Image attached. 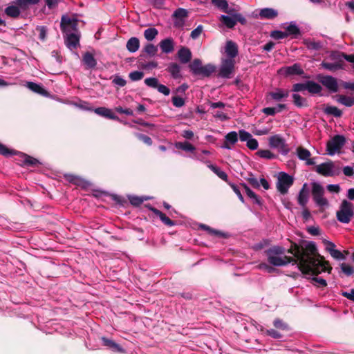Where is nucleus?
<instances>
[{
	"mask_svg": "<svg viewBox=\"0 0 354 354\" xmlns=\"http://www.w3.org/2000/svg\"><path fill=\"white\" fill-rule=\"evenodd\" d=\"M278 73L288 77L290 75H302L304 71L302 69L300 64L295 63L290 66H283L278 70Z\"/></svg>",
	"mask_w": 354,
	"mask_h": 354,
	"instance_id": "obj_9",
	"label": "nucleus"
},
{
	"mask_svg": "<svg viewBox=\"0 0 354 354\" xmlns=\"http://www.w3.org/2000/svg\"><path fill=\"white\" fill-rule=\"evenodd\" d=\"M269 145L272 148H276L279 152L283 155L288 154L290 149L285 140L279 135H274L269 138Z\"/></svg>",
	"mask_w": 354,
	"mask_h": 354,
	"instance_id": "obj_8",
	"label": "nucleus"
},
{
	"mask_svg": "<svg viewBox=\"0 0 354 354\" xmlns=\"http://www.w3.org/2000/svg\"><path fill=\"white\" fill-rule=\"evenodd\" d=\"M238 53L237 44L231 40L227 41L225 45V53L227 56V59H234V58L238 55Z\"/></svg>",
	"mask_w": 354,
	"mask_h": 354,
	"instance_id": "obj_15",
	"label": "nucleus"
},
{
	"mask_svg": "<svg viewBox=\"0 0 354 354\" xmlns=\"http://www.w3.org/2000/svg\"><path fill=\"white\" fill-rule=\"evenodd\" d=\"M94 112L105 118L120 121L119 118L115 115L110 109L103 106L98 107L94 109Z\"/></svg>",
	"mask_w": 354,
	"mask_h": 354,
	"instance_id": "obj_14",
	"label": "nucleus"
},
{
	"mask_svg": "<svg viewBox=\"0 0 354 354\" xmlns=\"http://www.w3.org/2000/svg\"><path fill=\"white\" fill-rule=\"evenodd\" d=\"M144 75L145 74L142 71H135L131 72L129 74V77L131 81L136 82L142 80L144 77Z\"/></svg>",
	"mask_w": 354,
	"mask_h": 354,
	"instance_id": "obj_55",
	"label": "nucleus"
},
{
	"mask_svg": "<svg viewBox=\"0 0 354 354\" xmlns=\"http://www.w3.org/2000/svg\"><path fill=\"white\" fill-rule=\"evenodd\" d=\"M163 53L169 54L174 50L175 43L171 37H167L161 40L158 44Z\"/></svg>",
	"mask_w": 354,
	"mask_h": 354,
	"instance_id": "obj_12",
	"label": "nucleus"
},
{
	"mask_svg": "<svg viewBox=\"0 0 354 354\" xmlns=\"http://www.w3.org/2000/svg\"><path fill=\"white\" fill-rule=\"evenodd\" d=\"M101 340H102L103 346H106L107 348H110L113 351H115V352H122L123 351L122 348L118 344H117L112 339H108L105 337H102Z\"/></svg>",
	"mask_w": 354,
	"mask_h": 354,
	"instance_id": "obj_22",
	"label": "nucleus"
},
{
	"mask_svg": "<svg viewBox=\"0 0 354 354\" xmlns=\"http://www.w3.org/2000/svg\"><path fill=\"white\" fill-rule=\"evenodd\" d=\"M341 269L342 271L346 275V276H351L353 274H354V268L345 263H342L341 265Z\"/></svg>",
	"mask_w": 354,
	"mask_h": 354,
	"instance_id": "obj_57",
	"label": "nucleus"
},
{
	"mask_svg": "<svg viewBox=\"0 0 354 354\" xmlns=\"http://www.w3.org/2000/svg\"><path fill=\"white\" fill-rule=\"evenodd\" d=\"M324 112L326 115H333L335 118H340L342 115V111L335 106L327 105Z\"/></svg>",
	"mask_w": 354,
	"mask_h": 354,
	"instance_id": "obj_33",
	"label": "nucleus"
},
{
	"mask_svg": "<svg viewBox=\"0 0 354 354\" xmlns=\"http://www.w3.org/2000/svg\"><path fill=\"white\" fill-rule=\"evenodd\" d=\"M167 71L171 74L174 79H178L181 77L180 66L177 63H170Z\"/></svg>",
	"mask_w": 354,
	"mask_h": 354,
	"instance_id": "obj_27",
	"label": "nucleus"
},
{
	"mask_svg": "<svg viewBox=\"0 0 354 354\" xmlns=\"http://www.w3.org/2000/svg\"><path fill=\"white\" fill-rule=\"evenodd\" d=\"M293 103L297 107H306L308 106V102L306 99L304 98L299 94L292 95Z\"/></svg>",
	"mask_w": 354,
	"mask_h": 354,
	"instance_id": "obj_40",
	"label": "nucleus"
},
{
	"mask_svg": "<svg viewBox=\"0 0 354 354\" xmlns=\"http://www.w3.org/2000/svg\"><path fill=\"white\" fill-rule=\"evenodd\" d=\"M200 228L203 230L207 231V233L210 235L216 236H219V237H226V235L225 234V233H223L219 230L213 229L211 227H209L205 224H201Z\"/></svg>",
	"mask_w": 354,
	"mask_h": 354,
	"instance_id": "obj_36",
	"label": "nucleus"
},
{
	"mask_svg": "<svg viewBox=\"0 0 354 354\" xmlns=\"http://www.w3.org/2000/svg\"><path fill=\"white\" fill-rule=\"evenodd\" d=\"M129 200L130 203L135 207L140 206L144 202L143 198L137 196H130Z\"/></svg>",
	"mask_w": 354,
	"mask_h": 354,
	"instance_id": "obj_58",
	"label": "nucleus"
},
{
	"mask_svg": "<svg viewBox=\"0 0 354 354\" xmlns=\"http://www.w3.org/2000/svg\"><path fill=\"white\" fill-rule=\"evenodd\" d=\"M158 53V46L153 45V44H147L144 48L142 49L141 53H144L146 55V58L147 57H152L156 55Z\"/></svg>",
	"mask_w": 354,
	"mask_h": 354,
	"instance_id": "obj_29",
	"label": "nucleus"
},
{
	"mask_svg": "<svg viewBox=\"0 0 354 354\" xmlns=\"http://www.w3.org/2000/svg\"><path fill=\"white\" fill-rule=\"evenodd\" d=\"M76 18H70L67 16H63L61 19L60 28L63 33L68 32V26Z\"/></svg>",
	"mask_w": 354,
	"mask_h": 354,
	"instance_id": "obj_37",
	"label": "nucleus"
},
{
	"mask_svg": "<svg viewBox=\"0 0 354 354\" xmlns=\"http://www.w3.org/2000/svg\"><path fill=\"white\" fill-rule=\"evenodd\" d=\"M289 95V92L288 91H283L280 88H277L275 91H272L270 93V95L272 99L280 101L283 97H287Z\"/></svg>",
	"mask_w": 354,
	"mask_h": 354,
	"instance_id": "obj_34",
	"label": "nucleus"
},
{
	"mask_svg": "<svg viewBox=\"0 0 354 354\" xmlns=\"http://www.w3.org/2000/svg\"><path fill=\"white\" fill-rule=\"evenodd\" d=\"M145 84L149 87L156 88L158 86V80L156 77H149L145 80Z\"/></svg>",
	"mask_w": 354,
	"mask_h": 354,
	"instance_id": "obj_60",
	"label": "nucleus"
},
{
	"mask_svg": "<svg viewBox=\"0 0 354 354\" xmlns=\"http://www.w3.org/2000/svg\"><path fill=\"white\" fill-rule=\"evenodd\" d=\"M212 3L223 12H224L228 7V2L227 0H212Z\"/></svg>",
	"mask_w": 354,
	"mask_h": 354,
	"instance_id": "obj_50",
	"label": "nucleus"
},
{
	"mask_svg": "<svg viewBox=\"0 0 354 354\" xmlns=\"http://www.w3.org/2000/svg\"><path fill=\"white\" fill-rule=\"evenodd\" d=\"M317 80L330 92L336 93L339 90L337 80L331 75H324L319 74L317 75Z\"/></svg>",
	"mask_w": 354,
	"mask_h": 354,
	"instance_id": "obj_7",
	"label": "nucleus"
},
{
	"mask_svg": "<svg viewBox=\"0 0 354 354\" xmlns=\"http://www.w3.org/2000/svg\"><path fill=\"white\" fill-rule=\"evenodd\" d=\"M309 194L299 192L297 197V201L299 205L302 207H305L308 201Z\"/></svg>",
	"mask_w": 354,
	"mask_h": 354,
	"instance_id": "obj_48",
	"label": "nucleus"
},
{
	"mask_svg": "<svg viewBox=\"0 0 354 354\" xmlns=\"http://www.w3.org/2000/svg\"><path fill=\"white\" fill-rule=\"evenodd\" d=\"M235 60L232 59H223L218 71V76L222 78H230L234 71Z\"/></svg>",
	"mask_w": 354,
	"mask_h": 354,
	"instance_id": "obj_6",
	"label": "nucleus"
},
{
	"mask_svg": "<svg viewBox=\"0 0 354 354\" xmlns=\"http://www.w3.org/2000/svg\"><path fill=\"white\" fill-rule=\"evenodd\" d=\"M126 48L130 53L136 52L140 48V40L135 37H131L127 41Z\"/></svg>",
	"mask_w": 354,
	"mask_h": 354,
	"instance_id": "obj_26",
	"label": "nucleus"
},
{
	"mask_svg": "<svg viewBox=\"0 0 354 354\" xmlns=\"http://www.w3.org/2000/svg\"><path fill=\"white\" fill-rule=\"evenodd\" d=\"M82 62L86 65V68H94L97 65V61L93 55L90 52H86L82 56Z\"/></svg>",
	"mask_w": 354,
	"mask_h": 354,
	"instance_id": "obj_23",
	"label": "nucleus"
},
{
	"mask_svg": "<svg viewBox=\"0 0 354 354\" xmlns=\"http://www.w3.org/2000/svg\"><path fill=\"white\" fill-rule=\"evenodd\" d=\"M324 190L323 187L317 183H312V195H324Z\"/></svg>",
	"mask_w": 354,
	"mask_h": 354,
	"instance_id": "obj_51",
	"label": "nucleus"
},
{
	"mask_svg": "<svg viewBox=\"0 0 354 354\" xmlns=\"http://www.w3.org/2000/svg\"><path fill=\"white\" fill-rule=\"evenodd\" d=\"M211 170L216 174L221 179L227 183L228 176L227 174L222 171L216 165H211L209 167Z\"/></svg>",
	"mask_w": 354,
	"mask_h": 354,
	"instance_id": "obj_41",
	"label": "nucleus"
},
{
	"mask_svg": "<svg viewBox=\"0 0 354 354\" xmlns=\"http://www.w3.org/2000/svg\"><path fill=\"white\" fill-rule=\"evenodd\" d=\"M39 2V0H17V6L23 9L28 7V5H35Z\"/></svg>",
	"mask_w": 354,
	"mask_h": 354,
	"instance_id": "obj_52",
	"label": "nucleus"
},
{
	"mask_svg": "<svg viewBox=\"0 0 354 354\" xmlns=\"http://www.w3.org/2000/svg\"><path fill=\"white\" fill-rule=\"evenodd\" d=\"M256 154L259 156V157L267 159V160H272L277 157L275 154H274L272 152H271L270 150L268 149H261L259 150Z\"/></svg>",
	"mask_w": 354,
	"mask_h": 354,
	"instance_id": "obj_45",
	"label": "nucleus"
},
{
	"mask_svg": "<svg viewBox=\"0 0 354 354\" xmlns=\"http://www.w3.org/2000/svg\"><path fill=\"white\" fill-rule=\"evenodd\" d=\"M146 55L140 53L138 57V64L140 68L144 70H151L158 67V62L156 61L146 62Z\"/></svg>",
	"mask_w": 354,
	"mask_h": 354,
	"instance_id": "obj_13",
	"label": "nucleus"
},
{
	"mask_svg": "<svg viewBox=\"0 0 354 354\" xmlns=\"http://www.w3.org/2000/svg\"><path fill=\"white\" fill-rule=\"evenodd\" d=\"M149 209L157 216L160 218L161 221L167 226H174L175 225V221L170 219L168 216H166L165 214L162 213L159 209L153 207H149Z\"/></svg>",
	"mask_w": 354,
	"mask_h": 354,
	"instance_id": "obj_17",
	"label": "nucleus"
},
{
	"mask_svg": "<svg viewBox=\"0 0 354 354\" xmlns=\"http://www.w3.org/2000/svg\"><path fill=\"white\" fill-rule=\"evenodd\" d=\"M64 177L66 180L77 186L86 187L88 184L84 178L74 174H66Z\"/></svg>",
	"mask_w": 354,
	"mask_h": 354,
	"instance_id": "obj_16",
	"label": "nucleus"
},
{
	"mask_svg": "<svg viewBox=\"0 0 354 354\" xmlns=\"http://www.w3.org/2000/svg\"><path fill=\"white\" fill-rule=\"evenodd\" d=\"M171 102L173 105L178 108L183 106L185 104V100L177 95L172 97Z\"/></svg>",
	"mask_w": 354,
	"mask_h": 354,
	"instance_id": "obj_59",
	"label": "nucleus"
},
{
	"mask_svg": "<svg viewBox=\"0 0 354 354\" xmlns=\"http://www.w3.org/2000/svg\"><path fill=\"white\" fill-rule=\"evenodd\" d=\"M15 150L8 149L6 145L0 143V154L6 157L16 154Z\"/></svg>",
	"mask_w": 354,
	"mask_h": 354,
	"instance_id": "obj_54",
	"label": "nucleus"
},
{
	"mask_svg": "<svg viewBox=\"0 0 354 354\" xmlns=\"http://www.w3.org/2000/svg\"><path fill=\"white\" fill-rule=\"evenodd\" d=\"M330 254L333 258L337 260H344L346 259V256L341 251L337 249L333 250Z\"/></svg>",
	"mask_w": 354,
	"mask_h": 354,
	"instance_id": "obj_64",
	"label": "nucleus"
},
{
	"mask_svg": "<svg viewBox=\"0 0 354 354\" xmlns=\"http://www.w3.org/2000/svg\"><path fill=\"white\" fill-rule=\"evenodd\" d=\"M36 30L39 33V39L41 41H45L47 35V28L44 26H38L36 27Z\"/></svg>",
	"mask_w": 354,
	"mask_h": 354,
	"instance_id": "obj_56",
	"label": "nucleus"
},
{
	"mask_svg": "<svg viewBox=\"0 0 354 354\" xmlns=\"http://www.w3.org/2000/svg\"><path fill=\"white\" fill-rule=\"evenodd\" d=\"M344 62L340 60V62H337L335 63H329L325 61H323L321 64V66L330 71H335L339 69H344Z\"/></svg>",
	"mask_w": 354,
	"mask_h": 354,
	"instance_id": "obj_25",
	"label": "nucleus"
},
{
	"mask_svg": "<svg viewBox=\"0 0 354 354\" xmlns=\"http://www.w3.org/2000/svg\"><path fill=\"white\" fill-rule=\"evenodd\" d=\"M337 101L346 106L351 107L354 104V97L340 95H338Z\"/></svg>",
	"mask_w": 354,
	"mask_h": 354,
	"instance_id": "obj_38",
	"label": "nucleus"
},
{
	"mask_svg": "<svg viewBox=\"0 0 354 354\" xmlns=\"http://www.w3.org/2000/svg\"><path fill=\"white\" fill-rule=\"evenodd\" d=\"M66 34L65 44L69 48H77L80 46V33H68Z\"/></svg>",
	"mask_w": 354,
	"mask_h": 354,
	"instance_id": "obj_10",
	"label": "nucleus"
},
{
	"mask_svg": "<svg viewBox=\"0 0 354 354\" xmlns=\"http://www.w3.org/2000/svg\"><path fill=\"white\" fill-rule=\"evenodd\" d=\"M336 217L338 221L347 224L354 217V207L352 203L343 200L340 204L339 210L336 212Z\"/></svg>",
	"mask_w": 354,
	"mask_h": 354,
	"instance_id": "obj_2",
	"label": "nucleus"
},
{
	"mask_svg": "<svg viewBox=\"0 0 354 354\" xmlns=\"http://www.w3.org/2000/svg\"><path fill=\"white\" fill-rule=\"evenodd\" d=\"M158 31L155 28H149L144 31V37L147 41H152L158 35Z\"/></svg>",
	"mask_w": 354,
	"mask_h": 354,
	"instance_id": "obj_42",
	"label": "nucleus"
},
{
	"mask_svg": "<svg viewBox=\"0 0 354 354\" xmlns=\"http://www.w3.org/2000/svg\"><path fill=\"white\" fill-rule=\"evenodd\" d=\"M287 37L291 35L293 38H298L301 35L300 29L295 24H290L286 28Z\"/></svg>",
	"mask_w": 354,
	"mask_h": 354,
	"instance_id": "obj_32",
	"label": "nucleus"
},
{
	"mask_svg": "<svg viewBox=\"0 0 354 354\" xmlns=\"http://www.w3.org/2000/svg\"><path fill=\"white\" fill-rule=\"evenodd\" d=\"M304 43L306 48L310 50H319L323 48V44L319 41L307 39Z\"/></svg>",
	"mask_w": 354,
	"mask_h": 354,
	"instance_id": "obj_35",
	"label": "nucleus"
},
{
	"mask_svg": "<svg viewBox=\"0 0 354 354\" xmlns=\"http://www.w3.org/2000/svg\"><path fill=\"white\" fill-rule=\"evenodd\" d=\"M178 57L182 64H187L192 59L191 50L186 47H181L178 51Z\"/></svg>",
	"mask_w": 354,
	"mask_h": 354,
	"instance_id": "obj_19",
	"label": "nucleus"
},
{
	"mask_svg": "<svg viewBox=\"0 0 354 354\" xmlns=\"http://www.w3.org/2000/svg\"><path fill=\"white\" fill-rule=\"evenodd\" d=\"M346 138L342 135H335L333 138L328 141L326 144V151L330 156L334 155L345 145Z\"/></svg>",
	"mask_w": 354,
	"mask_h": 354,
	"instance_id": "obj_5",
	"label": "nucleus"
},
{
	"mask_svg": "<svg viewBox=\"0 0 354 354\" xmlns=\"http://www.w3.org/2000/svg\"><path fill=\"white\" fill-rule=\"evenodd\" d=\"M246 180L252 187L256 189H259L260 187V183L258 180L254 177L252 173L249 174V177H248Z\"/></svg>",
	"mask_w": 354,
	"mask_h": 354,
	"instance_id": "obj_61",
	"label": "nucleus"
},
{
	"mask_svg": "<svg viewBox=\"0 0 354 354\" xmlns=\"http://www.w3.org/2000/svg\"><path fill=\"white\" fill-rule=\"evenodd\" d=\"M241 185L244 188L247 196L253 199V202L254 203L259 205H262V201L260 197H259L253 191H252L246 184L242 183Z\"/></svg>",
	"mask_w": 354,
	"mask_h": 354,
	"instance_id": "obj_30",
	"label": "nucleus"
},
{
	"mask_svg": "<svg viewBox=\"0 0 354 354\" xmlns=\"http://www.w3.org/2000/svg\"><path fill=\"white\" fill-rule=\"evenodd\" d=\"M259 268L261 270H266L268 273H272L276 270V268H274V266H271L270 264H268L266 263H261L259 265Z\"/></svg>",
	"mask_w": 354,
	"mask_h": 354,
	"instance_id": "obj_63",
	"label": "nucleus"
},
{
	"mask_svg": "<svg viewBox=\"0 0 354 354\" xmlns=\"http://www.w3.org/2000/svg\"><path fill=\"white\" fill-rule=\"evenodd\" d=\"M324 195H315L313 196L314 201L320 207L327 206L328 205V201L325 198Z\"/></svg>",
	"mask_w": 354,
	"mask_h": 354,
	"instance_id": "obj_53",
	"label": "nucleus"
},
{
	"mask_svg": "<svg viewBox=\"0 0 354 354\" xmlns=\"http://www.w3.org/2000/svg\"><path fill=\"white\" fill-rule=\"evenodd\" d=\"M26 87L34 93H38L43 96H48V92L40 84H36L32 82H27Z\"/></svg>",
	"mask_w": 354,
	"mask_h": 354,
	"instance_id": "obj_21",
	"label": "nucleus"
},
{
	"mask_svg": "<svg viewBox=\"0 0 354 354\" xmlns=\"http://www.w3.org/2000/svg\"><path fill=\"white\" fill-rule=\"evenodd\" d=\"M273 325L277 329L282 330H288L289 328L288 325L279 318H277L274 320Z\"/></svg>",
	"mask_w": 354,
	"mask_h": 354,
	"instance_id": "obj_49",
	"label": "nucleus"
},
{
	"mask_svg": "<svg viewBox=\"0 0 354 354\" xmlns=\"http://www.w3.org/2000/svg\"><path fill=\"white\" fill-rule=\"evenodd\" d=\"M297 153L298 158L301 160H306L311 156L310 151L302 147H297Z\"/></svg>",
	"mask_w": 354,
	"mask_h": 354,
	"instance_id": "obj_44",
	"label": "nucleus"
},
{
	"mask_svg": "<svg viewBox=\"0 0 354 354\" xmlns=\"http://www.w3.org/2000/svg\"><path fill=\"white\" fill-rule=\"evenodd\" d=\"M176 147L177 149L188 152H194L196 149L195 147L192 144L187 141L176 142Z\"/></svg>",
	"mask_w": 354,
	"mask_h": 354,
	"instance_id": "obj_39",
	"label": "nucleus"
},
{
	"mask_svg": "<svg viewBox=\"0 0 354 354\" xmlns=\"http://www.w3.org/2000/svg\"><path fill=\"white\" fill-rule=\"evenodd\" d=\"M6 14L11 17H17L20 15V10L17 6H10L5 10Z\"/></svg>",
	"mask_w": 354,
	"mask_h": 354,
	"instance_id": "obj_47",
	"label": "nucleus"
},
{
	"mask_svg": "<svg viewBox=\"0 0 354 354\" xmlns=\"http://www.w3.org/2000/svg\"><path fill=\"white\" fill-rule=\"evenodd\" d=\"M294 178L286 172L281 171L279 174L277 189L283 195L286 194L288 189L293 185Z\"/></svg>",
	"mask_w": 354,
	"mask_h": 354,
	"instance_id": "obj_4",
	"label": "nucleus"
},
{
	"mask_svg": "<svg viewBox=\"0 0 354 354\" xmlns=\"http://www.w3.org/2000/svg\"><path fill=\"white\" fill-rule=\"evenodd\" d=\"M189 67L194 75L203 77H209L216 71L215 66L212 64L202 66V62L199 59H194Z\"/></svg>",
	"mask_w": 354,
	"mask_h": 354,
	"instance_id": "obj_3",
	"label": "nucleus"
},
{
	"mask_svg": "<svg viewBox=\"0 0 354 354\" xmlns=\"http://www.w3.org/2000/svg\"><path fill=\"white\" fill-rule=\"evenodd\" d=\"M173 17L178 19L184 20L188 17V11L185 8H178L174 11Z\"/></svg>",
	"mask_w": 354,
	"mask_h": 354,
	"instance_id": "obj_46",
	"label": "nucleus"
},
{
	"mask_svg": "<svg viewBox=\"0 0 354 354\" xmlns=\"http://www.w3.org/2000/svg\"><path fill=\"white\" fill-rule=\"evenodd\" d=\"M278 16L277 10L271 8H263L260 10L259 13V17L261 19H273Z\"/></svg>",
	"mask_w": 354,
	"mask_h": 354,
	"instance_id": "obj_20",
	"label": "nucleus"
},
{
	"mask_svg": "<svg viewBox=\"0 0 354 354\" xmlns=\"http://www.w3.org/2000/svg\"><path fill=\"white\" fill-rule=\"evenodd\" d=\"M307 91L312 95L320 94L322 87L313 81H306Z\"/></svg>",
	"mask_w": 354,
	"mask_h": 354,
	"instance_id": "obj_28",
	"label": "nucleus"
},
{
	"mask_svg": "<svg viewBox=\"0 0 354 354\" xmlns=\"http://www.w3.org/2000/svg\"><path fill=\"white\" fill-rule=\"evenodd\" d=\"M285 248L280 245L271 246L264 251L268 263L272 266L297 264L303 274L315 276L322 272L330 273L332 270L329 261L318 253L316 244L313 241L300 240L298 243L290 241V247L287 252L294 257L285 255Z\"/></svg>",
	"mask_w": 354,
	"mask_h": 354,
	"instance_id": "obj_1",
	"label": "nucleus"
},
{
	"mask_svg": "<svg viewBox=\"0 0 354 354\" xmlns=\"http://www.w3.org/2000/svg\"><path fill=\"white\" fill-rule=\"evenodd\" d=\"M219 21L228 28H233L239 21H236L233 17L221 15L219 18Z\"/></svg>",
	"mask_w": 354,
	"mask_h": 354,
	"instance_id": "obj_31",
	"label": "nucleus"
},
{
	"mask_svg": "<svg viewBox=\"0 0 354 354\" xmlns=\"http://www.w3.org/2000/svg\"><path fill=\"white\" fill-rule=\"evenodd\" d=\"M331 160L317 165L315 168L316 172L324 176H331Z\"/></svg>",
	"mask_w": 354,
	"mask_h": 354,
	"instance_id": "obj_18",
	"label": "nucleus"
},
{
	"mask_svg": "<svg viewBox=\"0 0 354 354\" xmlns=\"http://www.w3.org/2000/svg\"><path fill=\"white\" fill-rule=\"evenodd\" d=\"M238 141V133L236 131H230L225 136L224 142L221 146L222 148L232 149V146Z\"/></svg>",
	"mask_w": 354,
	"mask_h": 354,
	"instance_id": "obj_11",
	"label": "nucleus"
},
{
	"mask_svg": "<svg viewBox=\"0 0 354 354\" xmlns=\"http://www.w3.org/2000/svg\"><path fill=\"white\" fill-rule=\"evenodd\" d=\"M22 157L24 158L23 163L25 165L34 167V166H36L37 165L39 164V162L37 159H36L29 155L22 153Z\"/></svg>",
	"mask_w": 354,
	"mask_h": 354,
	"instance_id": "obj_43",
	"label": "nucleus"
},
{
	"mask_svg": "<svg viewBox=\"0 0 354 354\" xmlns=\"http://www.w3.org/2000/svg\"><path fill=\"white\" fill-rule=\"evenodd\" d=\"M224 12L228 14L227 16L231 17L239 21V22L242 25H245L247 23L246 19L239 12H238L234 8H227L224 11Z\"/></svg>",
	"mask_w": 354,
	"mask_h": 354,
	"instance_id": "obj_24",
	"label": "nucleus"
},
{
	"mask_svg": "<svg viewBox=\"0 0 354 354\" xmlns=\"http://www.w3.org/2000/svg\"><path fill=\"white\" fill-rule=\"evenodd\" d=\"M270 37L274 39H281L287 37V34L286 32L274 30L271 32Z\"/></svg>",
	"mask_w": 354,
	"mask_h": 354,
	"instance_id": "obj_62",
	"label": "nucleus"
}]
</instances>
